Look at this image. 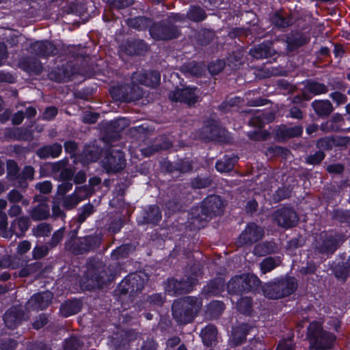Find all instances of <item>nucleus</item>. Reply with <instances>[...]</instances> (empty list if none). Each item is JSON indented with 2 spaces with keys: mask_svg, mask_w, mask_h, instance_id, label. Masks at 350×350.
<instances>
[{
  "mask_svg": "<svg viewBox=\"0 0 350 350\" xmlns=\"http://www.w3.org/2000/svg\"><path fill=\"white\" fill-rule=\"evenodd\" d=\"M202 306V300L193 296L175 299L172 304V314L178 324L191 323Z\"/></svg>",
  "mask_w": 350,
  "mask_h": 350,
  "instance_id": "obj_1",
  "label": "nucleus"
},
{
  "mask_svg": "<svg viewBox=\"0 0 350 350\" xmlns=\"http://www.w3.org/2000/svg\"><path fill=\"white\" fill-rule=\"evenodd\" d=\"M307 338L311 349L329 350L332 349L336 340V336L325 330L322 324L317 321H312L307 327Z\"/></svg>",
  "mask_w": 350,
  "mask_h": 350,
  "instance_id": "obj_2",
  "label": "nucleus"
},
{
  "mask_svg": "<svg viewBox=\"0 0 350 350\" xmlns=\"http://www.w3.org/2000/svg\"><path fill=\"white\" fill-rule=\"evenodd\" d=\"M261 281L253 273L236 275L230 278L227 284V291L230 295H242L260 292Z\"/></svg>",
  "mask_w": 350,
  "mask_h": 350,
  "instance_id": "obj_3",
  "label": "nucleus"
},
{
  "mask_svg": "<svg viewBox=\"0 0 350 350\" xmlns=\"http://www.w3.org/2000/svg\"><path fill=\"white\" fill-rule=\"evenodd\" d=\"M116 278L111 269L101 260L91 262L85 273L92 288H102L109 284Z\"/></svg>",
  "mask_w": 350,
  "mask_h": 350,
  "instance_id": "obj_4",
  "label": "nucleus"
},
{
  "mask_svg": "<svg viewBox=\"0 0 350 350\" xmlns=\"http://www.w3.org/2000/svg\"><path fill=\"white\" fill-rule=\"evenodd\" d=\"M297 286V283L294 278H275L265 283L261 289L265 297L269 299H279L293 294Z\"/></svg>",
  "mask_w": 350,
  "mask_h": 350,
  "instance_id": "obj_5",
  "label": "nucleus"
},
{
  "mask_svg": "<svg viewBox=\"0 0 350 350\" xmlns=\"http://www.w3.org/2000/svg\"><path fill=\"white\" fill-rule=\"evenodd\" d=\"M149 34L155 41H161L178 38L180 32L172 20L164 18L159 21H153L149 29Z\"/></svg>",
  "mask_w": 350,
  "mask_h": 350,
  "instance_id": "obj_6",
  "label": "nucleus"
},
{
  "mask_svg": "<svg viewBox=\"0 0 350 350\" xmlns=\"http://www.w3.org/2000/svg\"><path fill=\"white\" fill-rule=\"evenodd\" d=\"M224 206V202L221 196L215 194L209 195L201 202L198 217L204 220L211 219L222 215Z\"/></svg>",
  "mask_w": 350,
  "mask_h": 350,
  "instance_id": "obj_7",
  "label": "nucleus"
},
{
  "mask_svg": "<svg viewBox=\"0 0 350 350\" xmlns=\"http://www.w3.org/2000/svg\"><path fill=\"white\" fill-rule=\"evenodd\" d=\"M102 238L97 234H90L79 237L66 250L75 256L94 252L101 245Z\"/></svg>",
  "mask_w": 350,
  "mask_h": 350,
  "instance_id": "obj_8",
  "label": "nucleus"
},
{
  "mask_svg": "<svg viewBox=\"0 0 350 350\" xmlns=\"http://www.w3.org/2000/svg\"><path fill=\"white\" fill-rule=\"evenodd\" d=\"M198 279L192 276H187L178 280L175 278H168L165 291L170 295H180L191 292L198 283Z\"/></svg>",
  "mask_w": 350,
  "mask_h": 350,
  "instance_id": "obj_9",
  "label": "nucleus"
},
{
  "mask_svg": "<svg viewBox=\"0 0 350 350\" xmlns=\"http://www.w3.org/2000/svg\"><path fill=\"white\" fill-rule=\"evenodd\" d=\"M345 241V234L336 231L332 232L323 237L317 247V250L319 253L330 257Z\"/></svg>",
  "mask_w": 350,
  "mask_h": 350,
  "instance_id": "obj_10",
  "label": "nucleus"
},
{
  "mask_svg": "<svg viewBox=\"0 0 350 350\" xmlns=\"http://www.w3.org/2000/svg\"><path fill=\"white\" fill-rule=\"evenodd\" d=\"M144 287V279L137 273H131L121 281L118 289L120 295H129V297H134L142 291Z\"/></svg>",
  "mask_w": 350,
  "mask_h": 350,
  "instance_id": "obj_11",
  "label": "nucleus"
},
{
  "mask_svg": "<svg viewBox=\"0 0 350 350\" xmlns=\"http://www.w3.org/2000/svg\"><path fill=\"white\" fill-rule=\"evenodd\" d=\"M273 219L278 226L290 229L297 226L299 217L297 212L290 206H282L273 213Z\"/></svg>",
  "mask_w": 350,
  "mask_h": 350,
  "instance_id": "obj_12",
  "label": "nucleus"
},
{
  "mask_svg": "<svg viewBox=\"0 0 350 350\" xmlns=\"http://www.w3.org/2000/svg\"><path fill=\"white\" fill-rule=\"evenodd\" d=\"M103 163V167L107 173L119 172L124 168L126 165L124 152L120 150H108Z\"/></svg>",
  "mask_w": 350,
  "mask_h": 350,
  "instance_id": "obj_13",
  "label": "nucleus"
},
{
  "mask_svg": "<svg viewBox=\"0 0 350 350\" xmlns=\"http://www.w3.org/2000/svg\"><path fill=\"white\" fill-rule=\"evenodd\" d=\"M198 88L196 86H186L182 88L176 87L169 94V98L174 102H180L189 106L195 105L198 100L196 95Z\"/></svg>",
  "mask_w": 350,
  "mask_h": 350,
  "instance_id": "obj_14",
  "label": "nucleus"
},
{
  "mask_svg": "<svg viewBox=\"0 0 350 350\" xmlns=\"http://www.w3.org/2000/svg\"><path fill=\"white\" fill-rule=\"evenodd\" d=\"M29 49L32 54L42 59L55 57L59 53V50L53 42L46 39L36 40L31 43Z\"/></svg>",
  "mask_w": 350,
  "mask_h": 350,
  "instance_id": "obj_15",
  "label": "nucleus"
},
{
  "mask_svg": "<svg viewBox=\"0 0 350 350\" xmlns=\"http://www.w3.org/2000/svg\"><path fill=\"white\" fill-rule=\"evenodd\" d=\"M263 236V229L256 223L250 222L240 234L238 243L240 245H252L260 241Z\"/></svg>",
  "mask_w": 350,
  "mask_h": 350,
  "instance_id": "obj_16",
  "label": "nucleus"
},
{
  "mask_svg": "<svg viewBox=\"0 0 350 350\" xmlns=\"http://www.w3.org/2000/svg\"><path fill=\"white\" fill-rule=\"evenodd\" d=\"M222 128L213 119H208L200 129V137L205 141H223Z\"/></svg>",
  "mask_w": 350,
  "mask_h": 350,
  "instance_id": "obj_17",
  "label": "nucleus"
},
{
  "mask_svg": "<svg viewBox=\"0 0 350 350\" xmlns=\"http://www.w3.org/2000/svg\"><path fill=\"white\" fill-rule=\"evenodd\" d=\"M269 21L271 25L278 29L284 30L293 25L291 14L283 8L275 10L269 14Z\"/></svg>",
  "mask_w": 350,
  "mask_h": 350,
  "instance_id": "obj_18",
  "label": "nucleus"
},
{
  "mask_svg": "<svg viewBox=\"0 0 350 350\" xmlns=\"http://www.w3.org/2000/svg\"><path fill=\"white\" fill-rule=\"evenodd\" d=\"M162 218L161 211L157 204H150L143 209L137 221L139 224L157 226Z\"/></svg>",
  "mask_w": 350,
  "mask_h": 350,
  "instance_id": "obj_19",
  "label": "nucleus"
},
{
  "mask_svg": "<svg viewBox=\"0 0 350 350\" xmlns=\"http://www.w3.org/2000/svg\"><path fill=\"white\" fill-rule=\"evenodd\" d=\"M103 152V148L94 144L84 146L82 152L78 154V161L83 166H88L91 163L98 161Z\"/></svg>",
  "mask_w": 350,
  "mask_h": 350,
  "instance_id": "obj_20",
  "label": "nucleus"
},
{
  "mask_svg": "<svg viewBox=\"0 0 350 350\" xmlns=\"http://www.w3.org/2000/svg\"><path fill=\"white\" fill-rule=\"evenodd\" d=\"M73 74V66L66 62L53 68L49 73V77L51 80L56 82H66L72 79Z\"/></svg>",
  "mask_w": 350,
  "mask_h": 350,
  "instance_id": "obj_21",
  "label": "nucleus"
},
{
  "mask_svg": "<svg viewBox=\"0 0 350 350\" xmlns=\"http://www.w3.org/2000/svg\"><path fill=\"white\" fill-rule=\"evenodd\" d=\"M24 311L16 306L10 308L3 316L5 326L10 329H14L18 327L24 320Z\"/></svg>",
  "mask_w": 350,
  "mask_h": 350,
  "instance_id": "obj_22",
  "label": "nucleus"
},
{
  "mask_svg": "<svg viewBox=\"0 0 350 350\" xmlns=\"http://www.w3.org/2000/svg\"><path fill=\"white\" fill-rule=\"evenodd\" d=\"M304 128L301 125L289 127L285 124H281L275 130V137L278 141L285 142L292 138L301 137Z\"/></svg>",
  "mask_w": 350,
  "mask_h": 350,
  "instance_id": "obj_23",
  "label": "nucleus"
},
{
  "mask_svg": "<svg viewBox=\"0 0 350 350\" xmlns=\"http://www.w3.org/2000/svg\"><path fill=\"white\" fill-rule=\"evenodd\" d=\"M124 52L130 56L142 55L148 50V46L144 40L129 39L124 44Z\"/></svg>",
  "mask_w": 350,
  "mask_h": 350,
  "instance_id": "obj_24",
  "label": "nucleus"
},
{
  "mask_svg": "<svg viewBox=\"0 0 350 350\" xmlns=\"http://www.w3.org/2000/svg\"><path fill=\"white\" fill-rule=\"evenodd\" d=\"M252 329V326L246 323H243L234 327L232 331L230 337L231 346L237 347L244 343Z\"/></svg>",
  "mask_w": 350,
  "mask_h": 350,
  "instance_id": "obj_25",
  "label": "nucleus"
},
{
  "mask_svg": "<svg viewBox=\"0 0 350 350\" xmlns=\"http://www.w3.org/2000/svg\"><path fill=\"white\" fill-rule=\"evenodd\" d=\"M83 307L80 299H68L60 305L59 312L64 317H68L79 312Z\"/></svg>",
  "mask_w": 350,
  "mask_h": 350,
  "instance_id": "obj_26",
  "label": "nucleus"
},
{
  "mask_svg": "<svg viewBox=\"0 0 350 350\" xmlns=\"http://www.w3.org/2000/svg\"><path fill=\"white\" fill-rule=\"evenodd\" d=\"M316 115L321 118H326L333 112L334 108L329 100H314L311 103Z\"/></svg>",
  "mask_w": 350,
  "mask_h": 350,
  "instance_id": "obj_27",
  "label": "nucleus"
},
{
  "mask_svg": "<svg viewBox=\"0 0 350 350\" xmlns=\"http://www.w3.org/2000/svg\"><path fill=\"white\" fill-rule=\"evenodd\" d=\"M217 327L213 324H208L201 329L200 337L204 345L211 347L217 343Z\"/></svg>",
  "mask_w": 350,
  "mask_h": 350,
  "instance_id": "obj_28",
  "label": "nucleus"
},
{
  "mask_svg": "<svg viewBox=\"0 0 350 350\" xmlns=\"http://www.w3.org/2000/svg\"><path fill=\"white\" fill-rule=\"evenodd\" d=\"M62 152V146L55 142L51 145H44L38 148L36 152L37 156L41 159H46L49 157L57 158Z\"/></svg>",
  "mask_w": 350,
  "mask_h": 350,
  "instance_id": "obj_29",
  "label": "nucleus"
},
{
  "mask_svg": "<svg viewBox=\"0 0 350 350\" xmlns=\"http://www.w3.org/2000/svg\"><path fill=\"white\" fill-rule=\"evenodd\" d=\"M224 290V281L221 278H214L210 280L202 288L205 296H218Z\"/></svg>",
  "mask_w": 350,
  "mask_h": 350,
  "instance_id": "obj_30",
  "label": "nucleus"
},
{
  "mask_svg": "<svg viewBox=\"0 0 350 350\" xmlns=\"http://www.w3.org/2000/svg\"><path fill=\"white\" fill-rule=\"evenodd\" d=\"M153 23V20L144 16H138L133 18H129L126 20L127 25L137 31H144L150 29Z\"/></svg>",
  "mask_w": 350,
  "mask_h": 350,
  "instance_id": "obj_31",
  "label": "nucleus"
},
{
  "mask_svg": "<svg viewBox=\"0 0 350 350\" xmlns=\"http://www.w3.org/2000/svg\"><path fill=\"white\" fill-rule=\"evenodd\" d=\"M160 72L155 70L145 71L139 75V82L147 87L154 88L160 83Z\"/></svg>",
  "mask_w": 350,
  "mask_h": 350,
  "instance_id": "obj_32",
  "label": "nucleus"
},
{
  "mask_svg": "<svg viewBox=\"0 0 350 350\" xmlns=\"http://www.w3.org/2000/svg\"><path fill=\"white\" fill-rule=\"evenodd\" d=\"M332 219L341 228H350V210L342 208L334 209Z\"/></svg>",
  "mask_w": 350,
  "mask_h": 350,
  "instance_id": "obj_33",
  "label": "nucleus"
},
{
  "mask_svg": "<svg viewBox=\"0 0 350 350\" xmlns=\"http://www.w3.org/2000/svg\"><path fill=\"white\" fill-rule=\"evenodd\" d=\"M275 53V51L272 48V43L269 42H264L252 49V54L256 59L269 58Z\"/></svg>",
  "mask_w": 350,
  "mask_h": 350,
  "instance_id": "obj_34",
  "label": "nucleus"
},
{
  "mask_svg": "<svg viewBox=\"0 0 350 350\" xmlns=\"http://www.w3.org/2000/svg\"><path fill=\"white\" fill-rule=\"evenodd\" d=\"M53 295L49 291H44L35 293L31 298L37 309L44 310L51 304Z\"/></svg>",
  "mask_w": 350,
  "mask_h": 350,
  "instance_id": "obj_35",
  "label": "nucleus"
},
{
  "mask_svg": "<svg viewBox=\"0 0 350 350\" xmlns=\"http://www.w3.org/2000/svg\"><path fill=\"white\" fill-rule=\"evenodd\" d=\"M238 159V157L226 154L221 159L217 161L215 169L219 172H228L234 168Z\"/></svg>",
  "mask_w": 350,
  "mask_h": 350,
  "instance_id": "obj_36",
  "label": "nucleus"
},
{
  "mask_svg": "<svg viewBox=\"0 0 350 350\" xmlns=\"http://www.w3.org/2000/svg\"><path fill=\"white\" fill-rule=\"evenodd\" d=\"M304 88L309 93L315 96L326 94L329 90L325 84L314 79H306L304 81Z\"/></svg>",
  "mask_w": 350,
  "mask_h": 350,
  "instance_id": "obj_37",
  "label": "nucleus"
},
{
  "mask_svg": "<svg viewBox=\"0 0 350 350\" xmlns=\"http://www.w3.org/2000/svg\"><path fill=\"white\" fill-rule=\"evenodd\" d=\"M237 310L245 316L252 317L253 314V299L250 297H242L236 304Z\"/></svg>",
  "mask_w": 350,
  "mask_h": 350,
  "instance_id": "obj_38",
  "label": "nucleus"
},
{
  "mask_svg": "<svg viewBox=\"0 0 350 350\" xmlns=\"http://www.w3.org/2000/svg\"><path fill=\"white\" fill-rule=\"evenodd\" d=\"M309 39L303 33L296 34L286 38V44L288 51H293L306 44Z\"/></svg>",
  "mask_w": 350,
  "mask_h": 350,
  "instance_id": "obj_39",
  "label": "nucleus"
},
{
  "mask_svg": "<svg viewBox=\"0 0 350 350\" xmlns=\"http://www.w3.org/2000/svg\"><path fill=\"white\" fill-rule=\"evenodd\" d=\"M6 135L8 137L17 141H27L31 138V131L23 127L11 129Z\"/></svg>",
  "mask_w": 350,
  "mask_h": 350,
  "instance_id": "obj_40",
  "label": "nucleus"
},
{
  "mask_svg": "<svg viewBox=\"0 0 350 350\" xmlns=\"http://www.w3.org/2000/svg\"><path fill=\"white\" fill-rule=\"evenodd\" d=\"M125 85L113 86L109 90V94L113 100L116 101L131 103V100L135 98L133 96L125 95Z\"/></svg>",
  "mask_w": 350,
  "mask_h": 350,
  "instance_id": "obj_41",
  "label": "nucleus"
},
{
  "mask_svg": "<svg viewBox=\"0 0 350 350\" xmlns=\"http://www.w3.org/2000/svg\"><path fill=\"white\" fill-rule=\"evenodd\" d=\"M335 277L345 282L347 277L350 276V258L347 262H338L333 269Z\"/></svg>",
  "mask_w": 350,
  "mask_h": 350,
  "instance_id": "obj_42",
  "label": "nucleus"
},
{
  "mask_svg": "<svg viewBox=\"0 0 350 350\" xmlns=\"http://www.w3.org/2000/svg\"><path fill=\"white\" fill-rule=\"evenodd\" d=\"M50 215L49 206L46 203L41 202L35 206L31 213V218L34 221L46 219Z\"/></svg>",
  "mask_w": 350,
  "mask_h": 350,
  "instance_id": "obj_43",
  "label": "nucleus"
},
{
  "mask_svg": "<svg viewBox=\"0 0 350 350\" xmlns=\"http://www.w3.org/2000/svg\"><path fill=\"white\" fill-rule=\"evenodd\" d=\"M187 18L193 22H202L207 16L204 10L199 5L191 6L187 14Z\"/></svg>",
  "mask_w": 350,
  "mask_h": 350,
  "instance_id": "obj_44",
  "label": "nucleus"
},
{
  "mask_svg": "<svg viewBox=\"0 0 350 350\" xmlns=\"http://www.w3.org/2000/svg\"><path fill=\"white\" fill-rule=\"evenodd\" d=\"M84 342L81 338L71 336L64 340V350H83Z\"/></svg>",
  "mask_w": 350,
  "mask_h": 350,
  "instance_id": "obj_45",
  "label": "nucleus"
},
{
  "mask_svg": "<svg viewBox=\"0 0 350 350\" xmlns=\"http://www.w3.org/2000/svg\"><path fill=\"white\" fill-rule=\"evenodd\" d=\"M131 249L129 244H122L112 250L111 257L115 260L126 258L129 256Z\"/></svg>",
  "mask_w": 350,
  "mask_h": 350,
  "instance_id": "obj_46",
  "label": "nucleus"
},
{
  "mask_svg": "<svg viewBox=\"0 0 350 350\" xmlns=\"http://www.w3.org/2000/svg\"><path fill=\"white\" fill-rule=\"evenodd\" d=\"M226 307L222 301H211L206 307V310L211 317H217L224 311Z\"/></svg>",
  "mask_w": 350,
  "mask_h": 350,
  "instance_id": "obj_47",
  "label": "nucleus"
},
{
  "mask_svg": "<svg viewBox=\"0 0 350 350\" xmlns=\"http://www.w3.org/2000/svg\"><path fill=\"white\" fill-rule=\"evenodd\" d=\"M280 262V260L275 257H266L260 263V269L263 273H268L277 267Z\"/></svg>",
  "mask_w": 350,
  "mask_h": 350,
  "instance_id": "obj_48",
  "label": "nucleus"
},
{
  "mask_svg": "<svg viewBox=\"0 0 350 350\" xmlns=\"http://www.w3.org/2000/svg\"><path fill=\"white\" fill-rule=\"evenodd\" d=\"M25 69L29 72L40 75L43 70V66L40 61L29 59L24 62Z\"/></svg>",
  "mask_w": 350,
  "mask_h": 350,
  "instance_id": "obj_49",
  "label": "nucleus"
},
{
  "mask_svg": "<svg viewBox=\"0 0 350 350\" xmlns=\"http://www.w3.org/2000/svg\"><path fill=\"white\" fill-rule=\"evenodd\" d=\"M226 67V61L224 59H217L210 62L207 68L211 75H217L220 73Z\"/></svg>",
  "mask_w": 350,
  "mask_h": 350,
  "instance_id": "obj_50",
  "label": "nucleus"
},
{
  "mask_svg": "<svg viewBox=\"0 0 350 350\" xmlns=\"http://www.w3.org/2000/svg\"><path fill=\"white\" fill-rule=\"evenodd\" d=\"M211 183L212 180L208 176H197L191 180V185L193 189H204L211 186Z\"/></svg>",
  "mask_w": 350,
  "mask_h": 350,
  "instance_id": "obj_51",
  "label": "nucleus"
},
{
  "mask_svg": "<svg viewBox=\"0 0 350 350\" xmlns=\"http://www.w3.org/2000/svg\"><path fill=\"white\" fill-rule=\"evenodd\" d=\"M203 268L204 265L200 260L196 259L191 260V264L189 265L190 275L189 276H192L198 279V277L203 275Z\"/></svg>",
  "mask_w": 350,
  "mask_h": 350,
  "instance_id": "obj_52",
  "label": "nucleus"
},
{
  "mask_svg": "<svg viewBox=\"0 0 350 350\" xmlns=\"http://www.w3.org/2000/svg\"><path fill=\"white\" fill-rule=\"evenodd\" d=\"M94 211V206L88 203L81 207V211L78 213L77 221L79 224L83 223L86 219L90 216Z\"/></svg>",
  "mask_w": 350,
  "mask_h": 350,
  "instance_id": "obj_53",
  "label": "nucleus"
},
{
  "mask_svg": "<svg viewBox=\"0 0 350 350\" xmlns=\"http://www.w3.org/2000/svg\"><path fill=\"white\" fill-rule=\"evenodd\" d=\"M125 95L136 97L131 100V102L139 100L143 96L142 90L137 85H125Z\"/></svg>",
  "mask_w": 350,
  "mask_h": 350,
  "instance_id": "obj_54",
  "label": "nucleus"
},
{
  "mask_svg": "<svg viewBox=\"0 0 350 350\" xmlns=\"http://www.w3.org/2000/svg\"><path fill=\"white\" fill-rule=\"evenodd\" d=\"M35 170L31 165H25L22 172L17 175V179L20 183L27 180H33L34 177Z\"/></svg>",
  "mask_w": 350,
  "mask_h": 350,
  "instance_id": "obj_55",
  "label": "nucleus"
},
{
  "mask_svg": "<svg viewBox=\"0 0 350 350\" xmlns=\"http://www.w3.org/2000/svg\"><path fill=\"white\" fill-rule=\"evenodd\" d=\"M52 227L49 224L40 223L33 229V233L37 237H44L49 236Z\"/></svg>",
  "mask_w": 350,
  "mask_h": 350,
  "instance_id": "obj_56",
  "label": "nucleus"
},
{
  "mask_svg": "<svg viewBox=\"0 0 350 350\" xmlns=\"http://www.w3.org/2000/svg\"><path fill=\"white\" fill-rule=\"evenodd\" d=\"M325 156L324 151L319 150L314 154L309 155L306 159V163L312 165H319L324 160Z\"/></svg>",
  "mask_w": 350,
  "mask_h": 350,
  "instance_id": "obj_57",
  "label": "nucleus"
},
{
  "mask_svg": "<svg viewBox=\"0 0 350 350\" xmlns=\"http://www.w3.org/2000/svg\"><path fill=\"white\" fill-rule=\"evenodd\" d=\"M165 301V296L161 293H152L148 295L146 298V302L150 305L157 307H161Z\"/></svg>",
  "mask_w": 350,
  "mask_h": 350,
  "instance_id": "obj_58",
  "label": "nucleus"
},
{
  "mask_svg": "<svg viewBox=\"0 0 350 350\" xmlns=\"http://www.w3.org/2000/svg\"><path fill=\"white\" fill-rule=\"evenodd\" d=\"M334 139L332 137H324L319 138L316 143V147L319 150H329L332 148L334 145Z\"/></svg>",
  "mask_w": 350,
  "mask_h": 350,
  "instance_id": "obj_59",
  "label": "nucleus"
},
{
  "mask_svg": "<svg viewBox=\"0 0 350 350\" xmlns=\"http://www.w3.org/2000/svg\"><path fill=\"white\" fill-rule=\"evenodd\" d=\"M64 150L66 153L69 154L71 158L78 160V154L77 150H78V143L73 140H67L64 144Z\"/></svg>",
  "mask_w": 350,
  "mask_h": 350,
  "instance_id": "obj_60",
  "label": "nucleus"
},
{
  "mask_svg": "<svg viewBox=\"0 0 350 350\" xmlns=\"http://www.w3.org/2000/svg\"><path fill=\"white\" fill-rule=\"evenodd\" d=\"M185 70L187 72L193 76L200 77L203 74L204 69L202 65L198 62H191L185 66Z\"/></svg>",
  "mask_w": 350,
  "mask_h": 350,
  "instance_id": "obj_61",
  "label": "nucleus"
},
{
  "mask_svg": "<svg viewBox=\"0 0 350 350\" xmlns=\"http://www.w3.org/2000/svg\"><path fill=\"white\" fill-rule=\"evenodd\" d=\"M214 33L210 30L205 29L200 32L198 42L202 46H207L212 42L214 38Z\"/></svg>",
  "mask_w": 350,
  "mask_h": 350,
  "instance_id": "obj_62",
  "label": "nucleus"
},
{
  "mask_svg": "<svg viewBox=\"0 0 350 350\" xmlns=\"http://www.w3.org/2000/svg\"><path fill=\"white\" fill-rule=\"evenodd\" d=\"M177 172L185 174L193 170L192 162L189 159H182L176 161Z\"/></svg>",
  "mask_w": 350,
  "mask_h": 350,
  "instance_id": "obj_63",
  "label": "nucleus"
},
{
  "mask_svg": "<svg viewBox=\"0 0 350 350\" xmlns=\"http://www.w3.org/2000/svg\"><path fill=\"white\" fill-rule=\"evenodd\" d=\"M49 253V248L46 245H36L32 250V257L35 260L44 258Z\"/></svg>",
  "mask_w": 350,
  "mask_h": 350,
  "instance_id": "obj_64",
  "label": "nucleus"
}]
</instances>
